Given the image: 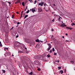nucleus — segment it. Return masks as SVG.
Segmentation results:
<instances>
[{
	"mask_svg": "<svg viewBox=\"0 0 75 75\" xmlns=\"http://www.w3.org/2000/svg\"><path fill=\"white\" fill-rule=\"evenodd\" d=\"M14 46L15 48L16 47H19V45H17V43H14Z\"/></svg>",
	"mask_w": 75,
	"mask_h": 75,
	"instance_id": "nucleus-5",
	"label": "nucleus"
},
{
	"mask_svg": "<svg viewBox=\"0 0 75 75\" xmlns=\"http://www.w3.org/2000/svg\"><path fill=\"white\" fill-rule=\"evenodd\" d=\"M59 17L58 18V21H60V20H61V17H60V16H59Z\"/></svg>",
	"mask_w": 75,
	"mask_h": 75,
	"instance_id": "nucleus-9",
	"label": "nucleus"
},
{
	"mask_svg": "<svg viewBox=\"0 0 75 75\" xmlns=\"http://www.w3.org/2000/svg\"><path fill=\"white\" fill-rule=\"evenodd\" d=\"M20 22H18L17 23V25H18V24H20Z\"/></svg>",
	"mask_w": 75,
	"mask_h": 75,
	"instance_id": "nucleus-34",
	"label": "nucleus"
},
{
	"mask_svg": "<svg viewBox=\"0 0 75 75\" xmlns=\"http://www.w3.org/2000/svg\"><path fill=\"white\" fill-rule=\"evenodd\" d=\"M54 19H53V20H52V22H54Z\"/></svg>",
	"mask_w": 75,
	"mask_h": 75,
	"instance_id": "nucleus-35",
	"label": "nucleus"
},
{
	"mask_svg": "<svg viewBox=\"0 0 75 75\" xmlns=\"http://www.w3.org/2000/svg\"><path fill=\"white\" fill-rule=\"evenodd\" d=\"M7 18H8V17H7Z\"/></svg>",
	"mask_w": 75,
	"mask_h": 75,
	"instance_id": "nucleus-64",
	"label": "nucleus"
},
{
	"mask_svg": "<svg viewBox=\"0 0 75 75\" xmlns=\"http://www.w3.org/2000/svg\"><path fill=\"white\" fill-rule=\"evenodd\" d=\"M51 30H52V31H54V29H51Z\"/></svg>",
	"mask_w": 75,
	"mask_h": 75,
	"instance_id": "nucleus-41",
	"label": "nucleus"
},
{
	"mask_svg": "<svg viewBox=\"0 0 75 75\" xmlns=\"http://www.w3.org/2000/svg\"><path fill=\"white\" fill-rule=\"evenodd\" d=\"M16 13L17 14H19V12H18V11H17V12H16Z\"/></svg>",
	"mask_w": 75,
	"mask_h": 75,
	"instance_id": "nucleus-37",
	"label": "nucleus"
},
{
	"mask_svg": "<svg viewBox=\"0 0 75 75\" xmlns=\"http://www.w3.org/2000/svg\"><path fill=\"white\" fill-rule=\"evenodd\" d=\"M8 3H9L10 4H11V3L10 2H8Z\"/></svg>",
	"mask_w": 75,
	"mask_h": 75,
	"instance_id": "nucleus-46",
	"label": "nucleus"
},
{
	"mask_svg": "<svg viewBox=\"0 0 75 75\" xmlns=\"http://www.w3.org/2000/svg\"><path fill=\"white\" fill-rule=\"evenodd\" d=\"M29 1H32V0H28Z\"/></svg>",
	"mask_w": 75,
	"mask_h": 75,
	"instance_id": "nucleus-57",
	"label": "nucleus"
},
{
	"mask_svg": "<svg viewBox=\"0 0 75 75\" xmlns=\"http://www.w3.org/2000/svg\"><path fill=\"white\" fill-rule=\"evenodd\" d=\"M28 15H26L25 16L24 18V19L26 18H27V17H28Z\"/></svg>",
	"mask_w": 75,
	"mask_h": 75,
	"instance_id": "nucleus-12",
	"label": "nucleus"
},
{
	"mask_svg": "<svg viewBox=\"0 0 75 75\" xmlns=\"http://www.w3.org/2000/svg\"><path fill=\"white\" fill-rule=\"evenodd\" d=\"M23 11H22L21 13V17L20 18H21L23 16Z\"/></svg>",
	"mask_w": 75,
	"mask_h": 75,
	"instance_id": "nucleus-7",
	"label": "nucleus"
},
{
	"mask_svg": "<svg viewBox=\"0 0 75 75\" xmlns=\"http://www.w3.org/2000/svg\"><path fill=\"white\" fill-rule=\"evenodd\" d=\"M13 22L15 23V24H16L17 23V22L14 20H13Z\"/></svg>",
	"mask_w": 75,
	"mask_h": 75,
	"instance_id": "nucleus-20",
	"label": "nucleus"
},
{
	"mask_svg": "<svg viewBox=\"0 0 75 75\" xmlns=\"http://www.w3.org/2000/svg\"><path fill=\"white\" fill-rule=\"evenodd\" d=\"M60 72L61 73V74H63L64 71L63 70H61L60 71Z\"/></svg>",
	"mask_w": 75,
	"mask_h": 75,
	"instance_id": "nucleus-11",
	"label": "nucleus"
},
{
	"mask_svg": "<svg viewBox=\"0 0 75 75\" xmlns=\"http://www.w3.org/2000/svg\"><path fill=\"white\" fill-rule=\"evenodd\" d=\"M6 48V50H8V48Z\"/></svg>",
	"mask_w": 75,
	"mask_h": 75,
	"instance_id": "nucleus-54",
	"label": "nucleus"
},
{
	"mask_svg": "<svg viewBox=\"0 0 75 75\" xmlns=\"http://www.w3.org/2000/svg\"><path fill=\"white\" fill-rule=\"evenodd\" d=\"M57 54L56 53H55V52L54 53V55H57Z\"/></svg>",
	"mask_w": 75,
	"mask_h": 75,
	"instance_id": "nucleus-33",
	"label": "nucleus"
},
{
	"mask_svg": "<svg viewBox=\"0 0 75 75\" xmlns=\"http://www.w3.org/2000/svg\"><path fill=\"white\" fill-rule=\"evenodd\" d=\"M58 68L59 70V69H61V67H58Z\"/></svg>",
	"mask_w": 75,
	"mask_h": 75,
	"instance_id": "nucleus-19",
	"label": "nucleus"
},
{
	"mask_svg": "<svg viewBox=\"0 0 75 75\" xmlns=\"http://www.w3.org/2000/svg\"><path fill=\"white\" fill-rule=\"evenodd\" d=\"M20 3V1L19 0H18L16 2H15V4H17V3Z\"/></svg>",
	"mask_w": 75,
	"mask_h": 75,
	"instance_id": "nucleus-6",
	"label": "nucleus"
},
{
	"mask_svg": "<svg viewBox=\"0 0 75 75\" xmlns=\"http://www.w3.org/2000/svg\"><path fill=\"white\" fill-rule=\"evenodd\" d=\"M25 50H26V51H27V48H26V47L25 48Z\"/></svg>",
	"mask_w": 75,
	"mask_h": 75,
	"instance_id": "nucleus-42",
	"label": "nucleus"
},
{
	"mask_svg": "<svg viewBox=\"0 0 75 75\" xmlns=\"http://www.w3.org/2000/svg\"><path fill=\"white\" fill-rule=\"evenodd\" d=\"M14 14H13L12 16V18H14Z\"/></svg>",
	"mask_w": 75,
	"mask_h": 75,
	"instance_id": "nucleus-17",
	"label": "nucleus"
},
{
	"mask_svg": "<svg viewBox=\"0 0 75 75\" xmlns=\"http://www.w3.org/2000/svg\"><path fill=\"white\" fill-rule=\"evenodd\" d=\"M29 10H28V11H29Z\"/></svg>",
	"mask_w": 75,
	"mask_h": 75,
	"instance_id": "nucleus-60",
	"label": "nucleus"
},
{
	"mask_svg": "<svg viewBox=\"0 0 75 75\" xmlns=\"http://www.w3.org/2000/svg\"><path fill=\"white\" fill-rule=\"evenodd\" d=\"M36 2H37V1L35 0L34 2V4H36Z\"/></svg>",
	"mask_w": 75,
	"mask_h": 75,
	"instance_id": "nucleus-29",
	"label": "nucleus"
},
{
	"mask_svg": "<svg viewBox=\"0 0 75 75\" xmlns=\"http://www.w3.org/2000/svg\"><path fill=\"white\" fill-rule=\"evenodd\" d=\"M65 71H66V69H65Z\"/></svg>",
	"mask_w": 75,
	"mask_h": 75,
	"instance_id": "nucleus-61",
	"label": "nucleus"
},
{
	"mask_svg": "<svg viewBox=\"0 0 75 75\" xmlns=\"http://www.w3.org/2000/svg\"><path fill=\"white\" fill-rule=\"evenodd\" d=\"M16 27H18V25H17Z\"/></svg>",
	"mask_w": 75,
	"mask_h": 75,
	"instance_id": "nucleus-51",
	"label": "nucleus"
},
{
	"mask_svg": "<svg viewBox=\"0 0 75 75\" xmlns=\"http://www.w3.org/2000/svg\"><path fill=\"white\" fill-rule=\"evenodd\" d=\"M55 62H58V61L57 60H55Z\"/></svg>",
	"mask_w": 75,
	"mask_h": 75,
	"instance_id": "nucleus-43",
	"label": "nucleus"
},
{
	"mask_svg": "<svg viewBox=\"0 0 75 75\" xmlns=\"http://www.w3.org/2000/svg\"><path fill=\"white\" fill-rule=\"evenodd\" d=\"M25 16V13H23V17H24V16Z\"/></svg>",
	"mask_w": 75,
	"mask_h": 75,
	"instance_id": "nucleus-36",
	"label": "nucleus"
},
{
	"mask_svg": "<svg viewBox=\"0 0 75 75\" xmlns=\"http://www.w3.org/2000/svg\"><path fill=\"white\" fill-rule=\"evenodd\" d=\"M53 35H52L51 37H52V38H53Z\"/></svg>",
	"mask_w": 75,
	"mask_h": 75,
	"instance_id": "nucleus-53",
	"label": "nucleus"
},
{
	"mask_svg": "<svg viewBox=\"0 0 75 75\" xmlns=\"http://www.w3.org/2000/svg\"><path fill=\"white\" fill-rule=\"evenodd\" d=\"M21 5V3H20Z\"/></svg>",
	"mask_w": 75,
	"mask_h": 75,
	"instance_id": "nucleus-63",
	"label": "nucleus"
},
{
	"mask_svg": "<svg viewBox=\"0 0 75 75\" xmlns=\"http://www.w3.org/2000/svg\"><path fill=\"white\" fill-rule=\"evenodd\" d=\"M19 52H21V51H19Z\"/></svg>",
	"mask_w": 75,
	"mask_h": 75,
	"instance_id": "nucleus-47",
	"label": "nucleus"
},
{
	"mask_svg": "<svg viewBox=\"0 0 75 75\" xmlns=\"http://www.w3.org/2000/svg\"><path fill=\"white\" fill-rule=\"evenodd\" d=\"M44 6H45V4H44Z\"/></svg>",
	"mask_w": 75,
	"mask_h": 75,
	"instance_id": "nucleus-59",
	"label": "nucleus"
},
{
	"mask_svg": "<svg viewBox=\"0 0 75 75\" xmlns=\"http://www.w3.org/2000/svg\"><path fill=\"white\" fill-rule=\"evenodd\" d=\"M71 25L73 26V25H75V24L74 23H72L71 24Z\"/></svg>",
	"mask_w": 75,
	"mask_h": 75,
	"instance_id": "nucleus-16",
	"label": "nucleus"
},
{
	"mask_svg": "<svg viewBox=\"0 0 75 75\" xmlns=\"http://www.w3.org/2000/svg\"><path fill=\"white\" fill-rule=\"evenodd\" d=\"M38 9L39 11H40V12H41V11H42V8H38Z\"/></svg>",
	"mask_w": 75,
	"mask_h": 75,
	"instance_id": "nucleus-4",
	"label": "nucleus"
},
{
	"mask_svg": "<svg viewBox=\"0 0 75 75\" xmlns=\"http://www.w3.org/2000/svg\"><path fill=\"white\" fill-rule=\"evenodd\" d=\"M9 54L8 52H7L6 53V54H7L8 56V55H10V54Z\"/></svg>",
	"mask_w": 75,
	"mask_h": 75,
	"instance_id": "nucleus-32",
	"label": "nucleus"
},
{
	"mask_svg": "<svg viewBox=\"0 0 75 75\" xmlns=\"http://www.w3.org/2000/svg\"><path fill=\"white\" fill-rule=\"evenodd\" d=\"M41 42H42V41H41Z\"/></svg>",
	"mask_w": 75,
	"mask_h": 75,
	"instance_id": "nucleus-62",
	"label": "nucleus"
},
{
	"mask_svg": "<svg viewBox=\"0 0 75 75\" xmlns=\"http://www.w3.org/2000/svg\"><path fill=\"white\" fill-rule=\"evenodd\" d=\"M18 37V35L16 36V38H17Z\"/></svg>",
	"mask_w": 75,
	"mask_h": 75,
	"instance_id": "nucleus-28",
	"label": "nucleus"
},
{
	"mask_svg": "<svg viewBox=\"0 0 75 75\" xmlns=\"http://www.w3.org/2000/svg\"><path fill=\"white\" fill-rule=\"evenodd\" d=\"M64 27H67V25H64Z\"/></svg>",
	"mask_w": 75,
	"mask_h": 75,
	"instance_id": "nucleus-45",
	"label": "nucleus"
},
{
	"mask_svg": "<svg viewBox=\"0 0 75 75\" xmlns=\"http://www.w3.org/2000/svg\"><path fill=\"white\" fill-rule=\"evenodd\" d=\"M59 62V61H57V62H58H58Z\"/></svg>",
	"mask_w": 75,
	"mask_h": 75,
	"instance_id": "nucleus-56",
	"label": "nucleus"
},
{
	"mask_svg": "<svg viewBox=\"0 0 75 75\" xmlns=\"http://www.w3.org/2000/svg\"><path fill=\"white\" fill-rule=\"evenodd\" d=\"M44 4V2H42L41 3H39V6H42Z\"/></svg>",
	"mask_w": 75,
	"mask_h": 75,
	"instance_id": "nucleus-3",
	"label": "nucleus"
},
{
	"mask_svg": "<svg viewBox=\"0 0 75 75\" xmlns=\"http://www.w3.org/2000/svg\"><path fill=\"white\" fill-rule=\"evenodd\" d=\"M0 46H1V47H2V44H1V42H0Z\"/></svg>",
	"mask_w": 75,
	"mask_h": 75,
	"instance_id": "nucleus-26",
	"label": "nucleus"
},
{
	"mask_svg": "<svg viewBox=\"0 0 75 75\" xmlns=\"http://www.w3.org/2000/svg\"><path fill=\"white\" fill-rule=\"evenodd\" d=\"M2 71L3 72V73L4 74V73H5L6 72V71H5V70H3V69H2Z\"/></svg>",
	"mask_w": 75,
	"mask_h": 75,
	"instance_id": "nucleus-14",
	"label": "nucleus"
},
{
	"mask_svg": "<svg viewBox=\"0 0 75 75\" xmlns=\"http://www.w3.org/2000/svg\"><path fill=\"white\" fill-rule=\"evenodd\" d=\"M35 64L36 65H38L40 64V62L38 60H36L35 62Z\"/></svg>",
	"mask_w": 75,
	"mask_h": 75,
	"instance_id": "nucleus-2",
	"label": "nucleus"
},
{
	"mask_svg": "<svg viewBox=\"0 0 75 75\" xmlns=\"http://www.w3.org/2000/svg\"><path fill=\"white\" fill-rule=\"evenodd\" d=\"M61 27H64V25L62 24L61 25Z\"/></svg>",
	"mask_w": 75,
	"mask_h": 75,
	"instance_id": "nucleus-27",
	"label": "nucleus"
},
{
	"mask_svg": "<svg viewBox=\"0 0 75 75\" xmlns=\"http://www.w3.org/2000/svg\"><path fill=\"white\" fill-rule=\"evenodd\" d=\"M66 28H67V29H69V30H71V29H72V28H71L69 27H66Z\"/></svg>",
	"mask_w": 75,
	"mask_h": 75,
	"instance_id": "nucleus-8",
	"label": "nucleus"
},
{
	"mask_svg": "<svg viewBox=\"0 0 75 75\" xmlns=\"http://www.w3.org/2000/svg\"><path fill=\"white\" fill-rule=\"evenodd\" d=\"M12 57H14V55H12Z\"/></svg>",
	"mask_w": 75,
	"mask_h": 75,
	"instance_id": "nucleus-58",
	"label": "nucleus"
},
{
	"mask_svg": "<svg viewBox=\"0 0 75 75\" xmlns=\"http://www.w3.org/2000/svg\"><path fill=\"white\" fill-rule=\"evenodd\" d=\"M29 75H33V72H31L29 74Z\"/></svg>",
	"mask_w": 75,
	"mask_h": 75,
	"instance_id": "nucleus-24",
	"label": "nucleus"
},
{
	"mask_svg": "<svg viewBox=\"0 0 75 75\" xmlns=\"http://www.w3.org/2000/svg\"><path fill=\"white\" fill-rule=\"evenodd\" d=\"M32 10H33V9H30V11H32Z\"/></svg>",
	"mask_w": 75,
	"mask_h": 75,
	"instance_id": "nucleus-40",
	"label": "nucleus"
},
{
	"mask_svg": "<svg viewBox=\"0 0 75 75\" xmlns=\"http://www.w3.org/2000/svg\"><path fill=\"white\" fill-rule=\"evenodd\" d=\"M27 6H26V8H25V11H26V10H27Z\"/></svg>",
	"mask_w": 75,
	"mask_h": 75,
	"instance_id": "nucleus-31",
	"label": "nucleus"
},
{
	"mask_svg": "<svg viewBox=\"0 0 75 75\" xmlns=\"http://www.w3.org/2000/svg\"><path fill=\"white\" fill-rule=\"evenodd\" d=\"M52 51L53 52H54L55 51V49H54V48L53 47L52 49Z\"/></svg>",
	"mask_w": 75,
	"mask_h": 75,
	"instance_id": "nucleus-21",
	"label": "nucleus"
},
{
	"mask_svg": "<svg viewBox=\"0 0 75 75\" xmlns=\"http://www.w3.org/2000/svg\"><path fill=\"white\" fill-rule=\"evenodd\" d=\"M66 35H67V36L68 35V34L67 33H66Z\"/></svg>",
	"mask_w": 75,
	"mask_h": 75,
	"instance_id": "nucleus-49",
	"label": "nucleus"
},
{
	"mask_svg": "<svg viewBox=\"0 0 75 75\" xmlns=\"http://www.w3.org/2000/svg\"><path fill=\"white\" fill-rule=\"evenodd\" d=\"M14 28V27H12V28H11V30H12V29H13V28Z\"/></svg>",
	"mask_w": 75,
	"mask_h": 75,
	"instance_id": "nucleus-44",
	"label": "nucleus"
},
{
	"mask_svg": "<svg viewBox=\"0 0 75 75\" xmlns=\"http://www.w3.org/2000/svg\"><path fill=\"white\" fill-rule=\"evenodd\" d=\"M37 70L38 71H41V69H40V68H39L37 69Z\"/></svg>",
	"mask_w": 75,
	"mask_h": 75,
	"instance_id": "nucleus-22",
	"label": "nucleus"
},
{
	"mask_svg": "<svg viewBox=\"0 0 75 75\" xmlns=\"http://www.w3.org/2000/svg\"><path fill=\"white\" fill-rule=\"evenodd\" d=\"M54 16L55 17H58V15H56V14H54Z\"/></svg>",
	"mask_w": 75,
	"mask_h": 75,
	"instance_id": "nucleus-25",
	"label": "nucleus"
},
{
	"mask_svg": "<svg viewBox=\"0 0 75 75\" xmlns=\"http://www.w3.org/2000/svg\"><path fill=\"white\" fill-rule=\"evenodd\" d=\"M4 50L5 51H6V48L5 47L4 48Z\"/></svg>",
	"mask_w": 75,
	"mask_h": 75,
	"instance_id": "nucleus-38",
	"label": "nucleus"
},
{
	"mask_svg": "<svg viewBox=\"0 0 75 75\" xmlns=\"http://www.w3.org/2000/svg\"><path fill=\"white\" fill-rule=\"evenodd\" d=\"M33 8L32 9V12L34 13V11H35V9H33Z\"/></svg>",
	"mask_w": 75,
	"mask_h": 75,
	"instance_id": "nucleus-10",
	"label": "nucleus"
},
{
	"mask_svg": "<svg viewBox=\"0 0 75 75\" xmlns=\"http://www.w3.org/2000/svg\"><path fill=\"white\" fill-rule=\"evenodd\" d=\"M53 6H55V4H53Z\"/></svg>",
	"mask_w": 75,
	"mask_h": 75,
	"instance_id": "nucleus-50",
	"label": "nucleus"
},
{
	"mask_svg": "<svg viewBox=\"0 0 75 75\" xmlns=\"http://www.w3.org/2000/svg\"><path fill=\"white\" fill-rule=\"evenodd\" d=\"M30 1V3H32V1Z\"/></svg>",
	"mask_w": 75,
	"mask_h": 75,
	"instance_id": "nucleus-52",
	"label": "nucleus"
},
{
	"mask_svg": "<svg viewBox=\"0 0 75 75\" xmlns=\"http://www.w3.org/2000/svg\"><path fill=\"white\" fill-rule=\"evenodd\" d=\"M35 41H36V42H39V40H38V39L36 40Z\"/></svg>",
	"mask_w": 75,
	"mask_h": 75,
	"instance_id": "nucleus-13",
	"label": "nucleus"
},
{
	"mask_svg": "<svg viewBox=\"0 0 75 75\" xmlns=\"http://www.w3.org/2000/svg\"><path fill=\"white\" fill-rule=\"evenodd\" d=\"M29 12H30V11H27L26 12V13H27V14H28V13H29Z\"/></svg>",
	"mask_w": 75,
	"mask_h": 75,
	"instance_id": "nucleus-39",
	"label": "nucleus"
},
{
	"mask_svg": "<svg viewBox=\"0 0 75 75\" xmlns=\"http://www.w3.org/2000/svg\"><path fill=\"white\" fill-rule=\"evenodd\" d=\"M47 45L49 46V47L47 49V51H49L50 49L51 48V47H52L51 46V44L50 43H48Z\"/></svg>",
	"mask_w": 75,
	"mask_h": 75,
	"instance_id": "nucleus-1",
	"label": "nucleus"
},
{
	"mask_svg": "<svg viewBox=\"0 0 75 75\" xmlns=\"http://www.w3.org/2000/svg\"><path fill=\"white\" fill-rule=\"evenodd\" d=\"M62 38H64V36H63L62 37Z\"/></svg>",
	"mask_w": 75,
	"mask_h": 75,
	"instance_id": "nucleus-55",
	"label": "nucleus"
},
{
	"mask_svg": "<svg viewBox=\"0 0 75 75\" xmlns=\"http://www.w3.org/2000/svg\"><path fill=\"white\" fill-rule=\"evenodd\" d=\"M71 63H72L73 64H74V61H71L70 62Z\"/></svg>",
	"mask_w": 75,
	"mask_h": 75,
	"instance_id": "nucleus-23",
	"label": "nucleus"
},
{
	"mask_svg": "<svg viewBox=\"0 0 75 75\" xmlns=\"http://www.w3.org/2000/svg\"><path fill=\"white\" fill-rule=\"evenodd\" d=\"M66 41H67V42H69V40H66Z\"/></svg>",
	"mask_w": 75,
	"mask_h": 75,
	"instance_id": "nucleus-48",
	"label": "nucleus"
},
{
	"mask_svg": "<svg viewBox=\"0 0 75 75\" xmlns=\"http://www.w3.org/2000/svg\"><path fill=\"white\" fill-rule=\"evenodd\" d=\"M47 57H48L47 58H49V57H50L51 56L50 55V54H48V55H47Z\"/></svg>",
	"mask_w": 75,
	"mask_h": 75,
	"instance_id": "nucleus-15",
	"label": "nucleus"
},
{
	"mask_svg": "<svg viewBox=\"0 0 75 75\" xmlns=\"http://www.w3.org/2000/svg\"><path fill=\"white\" fill-rule=\"evenodd\" d=\"M22 5H23V6H24V2H23L22 3Z\"/></svg>",
	"mask_w": 75,
	"mask_h": 75,
	"instance_id": "nucleus-18",
	"label": "nucleus"
},
{
	"mask_svg": "<svg viewBox=\"0 0 75 75\" xmlns=\"http://www.w3.org/2000/svg\"><path fill=\"white\" fill-rule=\"evenodd\" d=\"M49 52H50V53H52V50H50Z\"/></svg>",
	"mask_w": 75,
	"mask_h": 75,
	"instance_id": "nucleus-30",
	"label": "nucleus"
}]
</instances>
